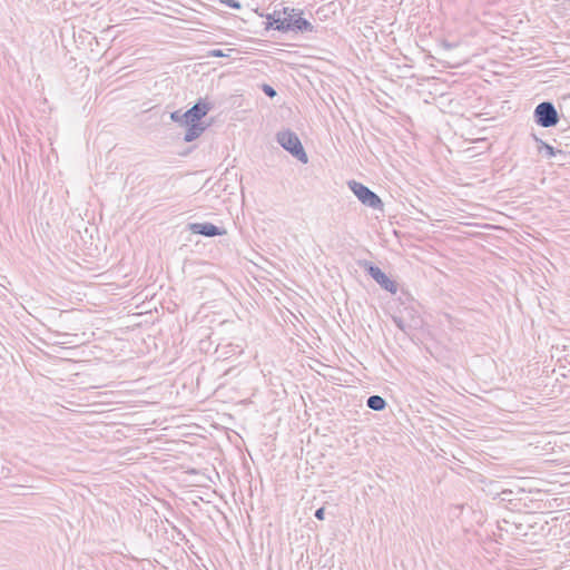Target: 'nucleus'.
Instances as JSON below:
<instances>
[{"mask_svg":"<svg viewBox=\"0 0 570 570\" xmlns=\"http://www.w3.org/2000/svg\"><path fill=\"white\" fill-rule=\"evenodd\" d=\"M213 109V104L199 99L191 108L184 112L185 127L187 128L184 140L191 142L197 139L206 129L200 120Z\"/></svg>","mask_w":570,"mask_h":570,"instance_id":"1","label":"nucleus"},{"mask_svg":"<svg viewBox=\"0 0 570 570\" xmlns=\"http://www.w3.org/2000/svg\"><path fill=\"white\" fill-rule=\"evenodd\" d=\"M282 13L284 14L283 20H279L281 24L277 26V30L282 32L294 31V32H312L314 30L313 24L306 19L302 18V10L289 7H282Z\"/></svg>","mask_w":570,"mask_h":570,"instance_id":"2","label":"nucleus"},{"mask_svg":"<svg viewBox=\"0 0 570 570\" xmlns=\"http://www.w3.org/2000/svg\"><path fill=\"white\" fill-rule=\"evenodd\" d=\"M276 141L293 157L303 164H307L308 157L298 136L291 129H284L276 134Z\"/></svg>","mask_w":570,"mask_h":570,"instance_id":"3","label":"nucleus"},{"mask_svg":"<svg viewBox=\"0 0 570 570\" xmlns=\"http://www.w3.org/2000/svg\"><path fill=\"white\" fill-rule=\"evenodd\" d=\"M348 187L364 206L375 210H383L382 199L368 187L356 180L348 181Z\"/></svg>","mask_w":570,"mask_h":570,"instance_id":"4","label":"nucleus"},{"mask_svg":"<svg viewBox=\"0 0 570 570\" xmlns=\"http://www.w3.org/2000/svg\"><path fill=\"white\" fill-rule=\"evenodd\" d=\"M534 121L544 128L554 127L559 122V114L551 101L540 102L533 112Z\"/></svg>","mask_w":570,"mask_h":570,"instance_id":"5","label":"nucleus"},{"mask_svg":"<svg viewBox=\"0 0 570 570\" xmlns=\"http://www.w3.org/2000/svg\"><path fill=\"white\" fill-rule=\"evenodd\" d=\"M360 265L382 288L391 294L397 292L396 282L392 281L380 267L368 261H363Z\"/></svg>","mask_w":570,"mask_h":570,"instance_id":"6","label":"nucleus"},{"mask_svg":"<svg viewBox=\"0 0 570 570\" xmlns=\"http://www.w3.org/2000/svg\"><path fill=\"white\" fill-rule=\"evenodd\" d=\"M188 229L193 234H198L206 237H215L226 234L224 228H220L212 223H191L188 225Z\"/></svg>","mask_w":570,"mask_h":570,"instance_id":"7","label":"nucleus"},{"mask_svg":"<svg viewBox=\"0 0 570 570\" xmlns=\"http://www.w3.org/2000/svg\"><path fill=\"white\" fill-rule=\"evenodd\" d=\"M460 42L458 39L449 40V39H441L440 40V50L441 53L444 56V59H456V56L453 53L459 47Z\"/></svg>","mask_w":570,"mask_h":570,"instance_id":"8","label":"nucleus"},{"mask_svg":"<svg viewBox=\"0 0 570 570\" xmlns=\"http://www.w3.org/2000/svg\"><path fill=\"white\" fill-rule=\"evenodd\" d=\"M535 141L538 142V151L539 153H542L544 151L546 153V156L547 158H552L554 157L557 154H563L562 150H559V149H554V147H552L551 145L542 141L541 139L534 137Z\"/></svg>","mask_w":570,"mask_h":570,"instance_id":"9","label":"nucleus"},{"mask_svg":"<svg viewBox=\"0 0 570 570\" xmlns=\"http://www.w3.org/2000/svg\"><path fill=\"white\" fill-rule=\"evenodd\" d=\"M366 405L373 411H382L386 406V401L380 395H371L366 401Z\"/></svg>","mask_w":570,"mask_h":570,"instance_id":"10","label":"nucleus"},{"mask_svg":"<svg viewBox=\"0 0 570 570\" xmlns=\"http://www.w3.org/2000/svg\"><path fill=\"white\" fill-rule=\"evenodd\" d=\"M283 17H284V14L282 13V8L275 9L273 13L267 16V29L273 28V29L277 30V26L281 24L277 21H278V19L283 20Z\"/></svg>","mask_w":570,"mask_h":570,"instance_id":"11","label":"nucleus"},{"mask_svg":"<svg viewBox=\"0 0 570 570\" xmlns=\"http://www.w3.org/2000/svg\"><path fill=\"white\" fill-rule=\"evenodd\" d=\"M170 119L174 122L185 127V118H184V112H181V110H176V111L171 112Z\"/></svg>","mask_w":570,"mask_h":570,"instance_id":"12","label":"nucleus"},{"mask_svg":"<svg viewBox=\"0 0 570 570\" xmlns=\"http://www.w3.org/2000/svg\"><path fill=\"white\" fill-rule=\"evenodd\" d=\"M262 89H263L264 94L266 96H268L269 98H273V97H275L277 95L276 90L272 86H269V85L264 83L262 86Z\"/></svg>","mask_w":570,"mask_h":570,"instance_id":"13","label":"nucleus"},{"mask_svg":"<svg viewBox=\"0 0 570 570\" xmlns=\"http://www.w3.org/2000/svg\"><path fill=\"white\" fill-rule=\"evenodd\" d=\"M222 3L233 9H240V3L237 0H220Z\"/></svg>","mask_w":570,"mask_h":570,"instance_id":"14","label":"nucleus"},{"mask_svg":"<svg viewBox=\"0 0 570 570\" xmlns=\"http://www.w3.org/2000/svg\"><path fill=\"white\" fill-rule=\"evenodd\" d=\"M314 515H315V518H316L317 520H324V518H325V508H323V507H322V508L317 509V510L315 511V514H314Z\"/></svg>","mask_w":570,"mask_h":570,"instance_id":"15","label":"nucleus"},{"mask_svg":"<svg viewBox=\"0 0 570 570\" xmlns=\"http://www.w3.org/2000/svg\"><path fill=\"white\" fill-rule=\"evenodd\" d=\"M209 56L210 57H226L227 55H225L220 49H214V50L209 51Z\"/></svg>","mask_w":570,"mask_h":570,"instance_id":"16","label":"nucleus"},{"mask_svg":"<svg viewBox=\"0 0 570 570\" xmlns=\"http://www.w3.org/2000/svg\"><path fill=\"white\" fill-rule=\"evenodd\" d=\"M434 273L439 275L441 274V272L438 268L434 269Z\"/></svg>","mask_w":570,"mask_h":570,"instance_id":"17","label":"nucleus"},{"mask_svg":"<svg viewBox=\"0 0 570 570\" xmlns=\"http://www.w3.org/2000/svg\"><path fill=\"white\" fill-rule=\"evenodd\" d=\"M429 276H430V277H433V278L435 277V276H434V273H432V272H430V273H429Z\"/></svg>","mask_w":570,"mask_h":570,"instance_id":"18","label":"nucleus"}]
</instances>
